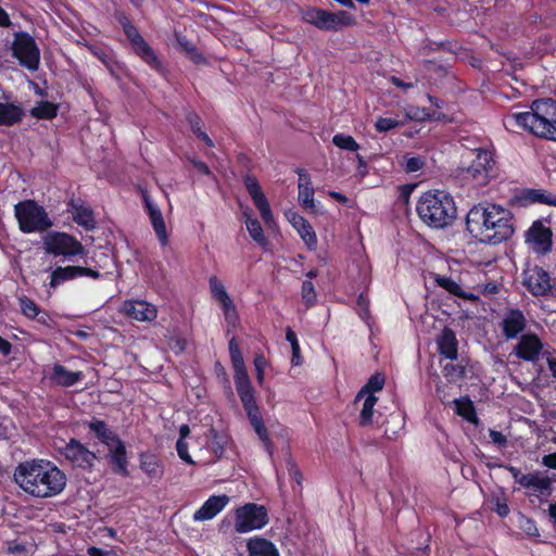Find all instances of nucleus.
<instances>
[{
	"mask_svg": "<svg viewBox=\"0 0 556 556\" xmlns=\"http://www.w3.org/2000/svg\"><path fill=\"white\" fill-rule=\"evenodd\" d=\"M268 523V513L265 506L247 503L235 509V531L248 533L260 530Z\"/></svg>",
	"mask_w": 556,
	"mask_h": 556,
	"instance_id": "nucleus-9",
	"label": "nucleus"
},
{
	"mask_svg": "<svg viewBox=\"0 0 556 556\" xmlns=\"http://www.w3.org/2000/svg\"><path fill=\"white\" fill-rule=\"evenodd\" d=\"M520 528L529 535V536H539V530L533 519L523 517V520L520 522Z\"/></svg>",
	"mask_w": 556,
	"mask_h": 556,
	"instance_id": "nucleus-57",
	"label": "nucleus"
},
{
	"mask_svg": "<svg viewBox=\"0 0 556 556\" xmlns=\"http://www.w3.org/2000/svg\"><path fill=\"white\" fill-rule=\"evenodd\" d=\"M523 285L534 296L547 295L552 289L551 277L542 267L534 265L523 273Z\"/></svg>",
	"mask_w": 556,
	"mask_h": 556,
	"instance_id": "nucleus-14",
	"label": "nucleus"
},
{
	"mask_svg": "<svg viewBox=\"0 0 556 556\" xmlns=\"http://www.w3.org/2000/svg\"><path fill=\"white\" fill-rule=\"evenodd\" d=\"M139 467L152 481H160L164 476V465L156 454L140 453Z\"/></svg>",
	"mask_w": 556,
	"mask_h": 556,
	"instance_id": "nucleus-27",
	"label": "nucleus"
},
{
	"mask_svg": "<svg viewBox=\"0 0 556 556\" xmlns=\"http://www.w3.org/2000/svg\"><path fill=\"white\" fill-rule=\"evenodd\" d=\"M186 121L189 124L191 131L199 140L203 141L208 148L214 147V141L204 131V123L197 112L188 111L186 113Z\"/></svg>",
	"mask_w": 556,
	"mask_h": 556,
	"instance_id": "nucleus-33",
	"label": "nucleus"
},
{
	"mask_svg": "<svg viewBox=\"0 0 556 556\" xmlns=\"http://www.w3.org/2000/svg\"><path fill=\"white\" fill-rule=\"evenodd\" d=\"M247 229L251 236V238L260 245L267 244V239L264 235L262 225L258 219H248L247 220Z\"/></svg>",
	"mask_w": 556,
	"mask_h": 556,
	"instance_id": "nucleus-45",
	"label": "nucleus"
},
{
	"mask_svg": "<svg viewBox=\"0 0 556 556\" xmlns=\"http://www.w3.org/2000/svg\"><path fill=\"white\" fill-rule=\"evenodd\" d=\"M438 351L443 357L456 361L458 358V340L450 327H444L437 338Z\"/></svg>",
	"mask_w": 556,
	"mask_h": 556,
	"instance_id": "nucleus-26",
	"label": "nucleus"
},
{
	"mask_svg": "<svg viewBox=\"0 0 556 556\" xmlns=\"http://www.w3.org/2000/svg\"><path fill=\"white\" fill-rule=\"evenodd\" d=\"M493 507L492 509L502 518H505L509 515V507L507 504L506 497H496L492 501Z\"/></svg>",
	"mask_w": 556,
	"mask_h": 556,
	"instance_id": "nucleus-53",
	"label": "nucleus"
},
{
	"mask_svg": "<svg viewBox=\"0 0 556 556\" xmlns=\"http://www.w3.org/2000/svg\"><path fill=\"white\" fill-rule=\"evenodd\" d=\"M386 383V377L381 372H376L370 376L364 387L358 391L355 396V403L361 401L365 395L374 394L381 391Z\"/></svg>",
	"mask_w": 556,
	"mask_h": 556,
	"instance_id": "nucleus-35",
	"label": "nucleus"
},
{
	"mask_svg": "<svg viewBox=\"0 0 556 556\" xmlns=\"http://www.w3.org/2000/svg\"><path fill=\"white\" fill-rule=\"evenodd\" d=\"M59 105L50 101H39L30 110V115L37 119H52L58 115Z\"/></svg>",
	"mask_w": 556,
	"mask_h": 556,
	"instance_id": "nucleus-39",
	"label": "nucleus"
},
{
	"mask_svg": "<svg viewBox=\"0 0 556 556\" xmlns=\"http://www.w3.org/2000/svg\"><path fill=\"white\" fill-rule=\"evenodd\" d=\"M83 377L81 371H71L61 364H54L49 379L56 386L68 388L79 382Z\"/></svg>",
	"mask_w": 556,
	"mask_h": 556,
	"instance_id": "nucleus-28",
	"label": "nucleus"
},
{
	"mask_svg": "<svg viewBox=\"0 0 556 556\" xmlns=\"http://www.w3.org/2000/svg\"><path fill=\"white\" fill-rule=\"evenodd\" d=\"M288 218L301 239L304 241L306 248L309 251H315L317 249V236L309 222L304 216L295 212H290L288 214Z\"/></svg>",
	"mask_w": 556,
	"mask_h": 556,
	"instance_id": "nucleus-24",
	"label": "nucleus"
},
{
	"mask_svg": "<svg viewBox=\"0 0 556 556\" xmlns=\"http://www.w3.org/2000/svg\"><path fill=\"white\" fill-rule=\"evenodd\" d=\"M243 184L263 220L265 223L271 222L274 218L271 208L257 178L253 175L247 174L243 177Z\"/></svg>",
	"mask_w": 556,
	"mask_h": 556,
	"instance_id": "nucleus-15",
	"label": "nucleus"
},
{
	"mask_svg": "<svg viewBox=\"0 0 556 556\" xmlns=\"http://www.w3.org/2000/svg\"><path fill=\"white\" fill-rule=\"evenodd\" d=\"M176 451L181 460L189 465H193L194 462L188 452V443L185 440H177Z\"/></svg>",
	"mask_w": 556,
	"mask_h": 556,
	"instance_id": "nucleus-55",
	"label": "nucleus"
},
{
	"mask_svg": "<svg viewBox=\"0 0 556 556\" xmlns=\"http://www.w3.org/2000/svg\"><path fill=\"white\" fill-rule=\"evenodd\" d=\"M210 440V448L217 459L222 458L225 453V447L228 442V438L225 433L219 432L214 427H211L207 432Z\"/></svg>",
	"mask_w": 556,
	"mask_h": 556,
	"instance_id": "nucleus-36",
	"label": "nucleus"
},
{
	"mask_svg": "<svg viewBox=\"0 0 556 556\" xmlns=\"http://www.w3.org/2000/svg\"><path fill=\"white\" fill-rule=\"evenodd\" d=\"M287 467L290 479L294 480L299 486H302L303 476L296 464L292 459H289Z\"/></svg>",
	"mask_w": 556,
	"mask_h": 556,
	"instance_id": "nucleus-56",
	"label": "nucleus"
},
{
	"mask_svg": "<svg viewBox=\"0 0 556 556\" xmlns=\"http://www.w3.org/2000/svg\"><path fill=\"white\" fill-rule=\"evenodd\" d=\"M356 304L358 306V316L363 320H368L370 318V311H369V299L367 295H365L364 292L359 293L356 299Z\"/></svg>",
	"mask_w": 556,
	"mask_h": 556,
	"instance_id": "nucleus-51",
	"label": "nucleus"
},
{
	"mask_svg": "<svg viewBox=\"0 0 556 556\" xmlns=\"http://www.w3.org/2000/svg\"><path fill=\"white\" fill-rule=\"evenodd\" d=\"M14 215L23 233L43 232L53 226L46 208L35 200H23L16 203Z\"/></svg>",
	"mask_w": 556,
	"mask_h": 556,
	"instance_id": "nucleus-7",
	"label": "nucleus"
},
{
	"mask_svg": "<svg viewBox=\"0 0 556 556\" xmlns=\"http://www.w3.org/2000/svg\"><path fill=\"white\" fill-rule=\"evenodd\" d=\"M400 126V122L391 117H379L375 123V128L378 132H387Z\"/></svg>",
	"mask_w": 556,
	"mask_h": 556,
	"instance_id": "nucleus-52",
	"label": "nucleus"
},
{
	"mask_svg": "<svg viewBox=\"0 0 556 556\" xmlns=\"http://www.w3.org/2000/svg\"><path fill=\"white\" fill-rule=\"evenodd\" d=\"M466 230L480 243L497 245L514 236L515 217L510 210L500 204L479 202L467 213Z\"/></svg>",
	"mask_w": 556,
	"mask_h": 556,
	"instance_id": "nucleus-1",
	"label": "nucleus"
},
{
	"mask_svg": "<svg viewBox=\"0 0 556 556\" xmlns=\"http://www.w3.org/2000/svg\"><path fill=\"white\" fill-rule=\"evenodd\" d=\"M13 480L25 493L37 498L60 494L66 486V475L48 459L21 462L14 469Z\"/></svg>",
	"mask_w": 556,
	"mask_h": 556,
	"instance_id": "nucleus-2",
	"label": "nucleus"
},
{
	"mask_svg": "<svg viewBox=\"0 0 556 556\" xmlns=\"http://www.w3.org/2000/svg\"><path fill=\"white\" fill-rule=\"evenodd\" d=\"M79 277L78 266L56 267L50 275L49 287L56 289L61 283Z\"/></svg>",
	"mask_w": 556,
	"mask_h": 556,
	"instance_id": "nucleus-34",
	"label": "nucleus"
},
{
	"mask_svg": "<svg viewBox=\"0 0 556 556\" xmlns=\"http://www.w3.org/2000/svg\"><path fill=\"white\" fill-rule=\"evenodd\" d=\"M25 113L21 105L12 102H0V126H13L20 123Z\"/></svg>",
	"mask_w": 556,
	"mask_h": 556,
	"instance_id": "nucleus-32",
	"label": "nucleus"
},
{
	"mask_svg": "<svg viewBox=\"0 0 556 556\" xmlns=\"http://www.w3.org/2000/svg\"><path fill=\"white\" fill-rule=\"evenodd\" d=\"M67 212L72 215L73 220L86 230H92L96 228L93 211L89 206L85 205L80 199H72L67 203Z\"/></svg>",
	"mask_w": 556,
	"mask_h": 556,
	"instance_id": "nucleus-25",
	"label": "nucleus"
},
{
	"mask_svg": "<svg viewBox=\"0 0 556 556\" xmlns=\"http://www.w3.org/2000/svg\"><path fill=\"white\" fill-rule=\"evenodd\" d=\"M90 431H92L96 435V438L104 445L110 447L121 438L112 431L106 422L101 419H92L87 424Z\"/></svg>",
	"mask_w": 556,
	"mask_h": 556,
	"instance_id": "nucleus-31",
	"label": "nucleus"
},
{
	"mask_svg": "<svg viewBox=\"0 0 556 556\" xmlns=\"http://www.w3.org/2000/svg\"><path fill=\"white\" fill-rule=\"evenodd\" d=\"M78 274H79V277L86 276V277L93 278V279H99L101 277L100 271L89 268V267H83V266H78Z\"/></svg>",
	"mask_w": 556,
	"mask_h": 556,
	"instance_id": "nucleus-61",
	"label": "nucleus"
},
{
	"mask_svg": "<svg viewBox=\"0 0 556 556\" xmlns=\"http://www.w3.org/2000/svg\"><path fill=\"white\" fill-rule=\"evenodd\" d=\"M498 467L506 469L515 482L525 489H534L540 493L548 492L552 488V481L548 477H540L538 473H521L518 467L501 464Z\"/></svg>",
	"mask_w": 556,
	"mask_h": 556,
	"instance_id": "nucleus-16",
	"label": "nucleus"
},
{
	"mask_svg": "<svg viewBox=\"0 0 556 556\" xmlns=\"http://www.w3.org/2000/svg\"><path fill=\"white\" fill-rule=\"evenodd\" d=\"M114 18L121 25L124 35L126 36L131 51L144 64L157 74H164L166 68L156 53V51L143 38L138 28L134 25L129 16L124 11H115Z\"/></svg>",
	"mask_w": 556,
	"mask_h": 556,
	"instance_id": "nucleus-6",
	"label": "nucleus"
},
{
	"mask_svg": "<svg viewBox=\"0 0 556 556\" xmlns=\"http://www.w3.org/2000/svg\"><path fill=\"white\" fill-rule=\"evenodd\" d=\"M220 307L223 309L226 323L231 327H236L239 321V314L236 305L233 304V301Z\"/></svg>",
	"mask_w": 556,
	"mask_h": 556,
	"instance_id": "nucleus-50",
	"label": "nucleus"
},
{
	"mask_svg": "<svg viewBox=\"0 0 556 556\" xmlns=\"http://www.w3.org/2000/svg\"><path fill=\"white\" fill-rule=\"evenodd\" d=\"M229 503V496L226 494L222 495H211L203 505L194 511L193 520L194 521H206L212 520L216 517L220 511Z\"/></svg>",
	"mask_w": 556,
	"mask_h": 556,
	"instance_id": "nucleus-23",
	"label": "nucleus"
},
{
	"mask_svg": "<svg viewBox=\"0 0 556 556\" xmlns=\"http://www.w3.org/2000/svg\"><path fill=\"white\" fill-rule=\"evenodd\" d=\"M500 326L507 340L516 339L527 328V319L519 308H508Z\"/></svg>",
	"mask_w": 556,
	"mask_h": 556,
	"instance_id": "nucleus-19",
	"label": "nucleus"
},
{
	"mask_svg": "<svg viewBox=\"0 0 556 556\" xmlns=\"http://www.w3.org/2000/svg\"><path fill=\"white\" fill-rule=\"evenodd\" d=\"M455 412L464 419L471 424H477L478 417L473 402L469 397H462L455 400Z\"/></svg>",
	"mask_w": 556,
	"mask_h": 556,
	"instance_id": "nucleus-38",
	"label": "nucleus"
},
{
	"mask_svg": "<svg viewBox=\"0 0 556 556\" xmlns=\"http://www.w3.org/2000/svg\"><path fill=\"white\" fill-rule=\"evenodd\" d=\"M422 66L427 73L435 74L438 77H445L448 74V67L434 60H425Z\"/></svg>",
	"mask_w": 556,
	"mask_h": 556,
	"instance_id": "nucleus-49",
	"label": "nucleus"
},
{
	"mask_svg": "<svg viewBox=\"0 0 556 556\" xmlns=\"http://www.w3.org/2000/svg\"><path fill=\"white\" fill-rule=\"evenodd\" d=\"M332 143L341 149V150H345V151H353V152H356L358 149H359V144L357 143V141L350 135H344V134H336L333 137H332Z\"/></svg>",
	"mask_w": 556,
	"mask_h": 556,
	"instance_id": "nucleus-44",
	"label": "nucleus"
},
{
	"mask_svg": "<svg viewBox=\"0 0 556 556\" xmlns=\"http://www.w3.org/2000/svg\"><path fill=\"white\" fill-rule=\"evenodd\" d=\"M142 199L146 212L149 216L152 228L161 243L162 247H166L168 244V233L166 230V225L164 222L163 214L159 206L152 202L147 191L142 192Z\"/></svg>",
	"mask_w": 556,
	"mask_h": 556,
	"instance_id": "nucleus-18",
	"label": "nucleus"
},
{
	"mask_svg": "<svg viewBox=\"0 0 556 556\" xmlns=\"http://www.w3.org/2000/svg\"><path fill=\"white\" fill-rule=\"evenodd\" d=\"M299 188V202L305 210L314 211L315 203H314V187H307V186H298Z\"/></svg>",
	"mask_w": 556,
	"mask_h": 556,
	"instance_id": "nucleus-47",
	"label": "nucleus"
},
{
	"mask_svg": "<svg viewBox=\"0 0 556 556\" xmlns=\"http://www.w3.org/2000/svg\"><path fill=\"white\" fill-rule=\"evenodd\" d=\"M363 406L358 417V425L361 427H367L372 424L374 408L378 402V397L375 394L365 395Z\"/></svg>",
	"mask_w": 556,
	"mask_h": 556,
	"instance_id": "nucleus-37",
	"label": "nucleus"
},
{
	"mask_svg": "<svg viewBox=\"0 0 556 556\" xmlns=\"http://www.w3.org/2000/svg\"><path fill=\"white\" fill-rule=\"evenodd\" d=\"M302 18L325 31H338L354 24V17L346 11L329 12L315 7L303 10Z\"/></svg>",
	"mask_w": 556,
	"mask_h": 556,
	"instance_id": "nucleus-8",
	"label": "nucleus"
},
{
	"mask_svg": "<svg viewBox=\"0 0 556 556\" xmlns=\"http://www.w3.org/2000/svg\"><path fill=\"white\" fill-rule=\"evenodd\" d=\"M473 153L475 159L466 169V177L471 179L475 186L482 187L489 184L495 162L492 153L486 149L479 148Z\"/></svg>",
	"mask_w": 556,
	"mask_h": 556,
	"instance_id": "nucleus-12",
	"label": "nucleus"
},
{
	"mask_svg": "<svg viewBox=\"0 0 556 556\" xmlns=\"http://www.w3.org/2000/svg\"><path fill=\"white\" fill-rule=\"evenodd\" d=\"M39 324L48 327V328H53L54 325H55V321L53 320V318L51 317L50 313L47 312V311H42L41 309V313L39 316H37L35 318Z\"/></svg>",
	"mask_w": 556,
	"mask_h": 556,
	"instance_id": "nucleus-58",
	"label": "nucleus"
},
{
	"mask_svg": "<svg viewBox=\"0 0 556 556\" xmlns=\"http://www.w3.org/2000/svg\"><path fill=\"white\" fill-rule=\"evenodd\" d=\"M416 212L424 224L434 229L451 226L457 217L454 198L442 190L424 192L417 201Z\"/></svg>",
	"mask_w": 556,
	"mask_h": 556,
	"instance_id": "nucleus-5",
	"label": "nucleus"
},
{
	"mask_svg": "<svg viewBox=\"0 0 556 556\" xmlns=\"http://www.w3.org/2000/svg\"><path fill=\"white\" fill-rule=\"evenodd\" d=\"M229 356L233 368V380L247 417L269 457L274 455V443L263 421L255 397V390L247 371L242 352L235 337L229 340Z\"/></svg>",
	"mask_w": 556,
	"mask_h": 556,
	"instance_id": "nucleus-3",
	"label": "nucleus"
},
{
	"mask_svg": "<svg viewBox=\"0 0 556 556\" xmlns=\"http://www.w3.org/2000/svg\"><path fill=\"white\" fill-rule=\"evenodd\" d=\"M425 166V161L421 156H410L406 159L404 169L406 173H416Z\"/></svg>",
	"mask_w": 556,
	"mask_h": 556,
	"instance_id": "nucleus-54",
	"label": "nucleus"
},
{
	"mask_svg": "<svg viewBox=\"0 0 556 556\" xmlns=\"http://www.w3.org/2000/svg\"><path fill=\"white\" fill-rule=\"evenodd\" d=\"M503 124L508 131L527 130L535 137L556 142V101L552 98L536 99L530 111L507 114Z\"/></svg>",
	"mask_w": 556,
	"mask_h": 556,
	"instance_id": "nucleus-4",
	"label": "nucleus"
},
{
	"mask_svg": "<svg viewBox=\"0 0 556 556\" xmlns=\"http://www.w3.org/2000/svg\"><path fill=\"white\" fill-rule=\"evenodd\" d=\"M543 350V343L538 334H521L518 343L514 348L515 355L525 362H536Z\"/></svg>",
	"mask_w": 556,
	"mask_h": 556,
	"instance_id": "nucleus-17",
	"label": "nucleus"
},
{
	"mask_svg": "<svg viewBox=\"0 0 556 556\" xmlns=\"http://www.w3.org/2000/svg\"><path fill=\"white\" fill-rule=\"evenodd\" d=\"M247 549L249 556H280L276 545L261 536H254L248 540Z\"/></svg>",
	"mask_w": 556,
	"mask_h": 556,
	"instance_id": "nucleus-29",
	"label": "nucleus"
},
{
	"mask_svg": "<svg viewBox=\"0 0 556 556\" xmlns=\"http://www.w3.org/2000/svg\"><path fill=\"white\" fill-rule=\"evenodd\" d=\"M434 281L439 287L446 290L450 294H453L465 300L469 299V295L462 289L460 285L457 283L453 278L435 275Z\"/></svg>",
	"mask_w": 556,
	"mask_h": 556,
	"instance_id": "nucleus-41",
	"label": "nucleus"
},
{
	"mask_svg": "<svg viewBox=\"0 0 556 556\" xmlns=\"http://www.w3.org/2000/svg\"><path fill=\"white\" fill-rule=\"evenodd\" d=\"M286 340L291 345L292 356L291 364L292 366H301L303 364V357L301 355V348L296 337V333L293 331L291 327L286 328Z\"/></svg>",
	"mask_w": 556,
	"mask_h": 556,
	"instance_id": "nucleus-42",
	"label": "nucleus"
},
{
	"mask_svg": "<svg viewBox=\"0 0 556 556\" xmlns=\"http://www.w3.org/2000/svg\"><path fill=\"white\" fill-rule=\"evenodd\" d=\"M12 55L18 63L29 70L37 71L40 64V50L35 39L26 31H17L12 43Z\"/></svg>",
	"mask_w": 556,
	"mask_h": 556,
	"instance_id": "nucleus-11",
	"label": "nucleus"
},
{
	"mask_svg": "<svg viewBox=\"0 0 556 556\" xmlns=\"http://www.w3.org/2000/svg\"><path fill=\"white\" fill-rule=\"evenodd\" d=\"M301 295L302 300L305 303L306 307H312L317 302V294L315 291L314 283L309 280H304L301 287Z\"/></svg>",
	"mask_w": 556,
	"mask_h": 556,
	"instance_id": "nucleus-48",
	"label": "nucleus"
},
{
	"mask_svg": "<svg viewBox=\"0 0 556 556\" xmlns=\"http://www.w3.org/2000/svg\"><path fill=\"white\" fill-rule=\"evenodd\" d=\"M296 174L299 176V185L298 186L313 187L311 175L304 168H298Z\"/></svg>",
	"mask_w": 556,
	"mask_h": 556,
	"instance_id": "nucleus-60",
	"label": "nucleus"
},
{
	"mask_svg": "<svg viewBox=\"0 0 556 556\" xmlns=\"http://www.w3.org/2000/svg\"><path fill=\"white\" fill-rule=\"evenodd\" d=\"M122 312L138 321H152L157 317V309L155 305L144 300L124 301Z\"/></svg>",
	"mask_w": 556,
	"mask_h": 556,
	"instance_id": "nucleus-20",
	"label": "nucleus"
},
{
	"mask_svg": "<svg viewBox=\"0 0 556 556\" xmlns=\"http://www.w3.org/2000/svg\"><path fill=\"white\" fill-rule=\"evenodd\" d=\"M45 249L49 254L67 258L81 255L85 251L80 241L65 232H54L48 236L45 240Z\"/></svg>",
	"mask_w": 556,
	"mask_h": 556,
	"instance_id": "nucleus-13",
	"label": "nucleus"
},
{
	"mask_svg": "<svg viewBox=\"0 0 556 556\" xmlns=\"http://www.w3.org/2000/svg\"><path fill=\"white\" fill-rule=\"evenodd\" d=\"M190 162L194 166V168H197L198 172L201 173L202 175H204V176L212 175V170L210 169L208 165L205 162H203L201 160H197V159H191Z\"/></svg>",
	"mask_w": 556,
	"mask_h": 556,
	"instance_id": "nucleus-59",
	"label": "nucleus"
},
{
	"mask_svg": "<svg viewBox=\"0 0 556 556\" xmlns=\"http://www.w3.org/2000/svg\"><path fill=\"white\" fill-rule=\"evenodd\" d=\"M108 463L115 475L128 478L130 472L128 470L127 450L124 441L117 440L109 447L106 455Z\"/></svg>",
	"mask_w": 556,
	"mask_h": 556,
	"instance_id": "nucleus-22",
	"label": "nucleus"
},
{
	"mask_svg": "<svg viewBox=\"0 0 556 556\" xmlns=\"http://www.w3.org/2000/svg\"><path fill=\"white\" fill-rule=\"evenodd\" d=\"M490 438L497 445H505L507 442L506 437L497 430H490Z\"/></svg>",
	"mask_w": 556,
	"mask_h": 556,
	"instance_id": "nucleus-63",
	"label": "nucleus"
},
{
	"mask_svg": "<svg viewBox=\"0 0 556 556\" xmlns=\"http://www.w3.org/2000/svg\"><path fill=\"white\" fill-rule=\"evenodd\" d=\"M356 161H357V173L359 176L365 177L368 173L367 170V162L364 159L363 155L356 154Z\"/></svg>",
	"mask_w": 556,
	"mask_h": 556,
	"instance_id": "nucleus-62",
	"label": "nucleus"
},
{
	"mask_svg": "<svg viewBox=\"0 0 556 556\" xmlns=\"http://www.w3.org/2000/svg\"><path fill=\"white\" fill-rule=\"evenodd\" d=\"M59 453L72 468L86 472H92L98 460L97 454L76 438H71L65 442L64 446L59 448Z\"/></svg>",
	"mask_w": 556,
	"mask_h": 556,
	"instance_id": "nucleus-10",
	"label": "nucleus"
},
{
	"mask_svg": "<svg viewBox=\"0 0 556 556\" xmlns=\"http://www.w3.org/2000/svg\"><path fill=\"white\" fill-rule=\"evenodd\" d=\"M442 372L448 381H457L466 376V366L448 363L443 366Z\"/></svg>",
	"mask_w": 556,
	"mask_h": 556,
	"instance_id": "nucleus-46",
	"label": "nucleus"
},
{
	"mask_svg": "<svg viewBox=\"0 0 556 556\" xmlns=\"http://www.w3.org/2000/svg\"><path fill=\"white\" fill-rule=\"evenodd\" d=\"M208 286L212 298L215 301H217L220 304V306L228 304L232 301L229 294L227 293L225 286L216 276L210 277Z\"/></svg>",
	"mask_w": 556,
	"mask_h": 556,
	"instance_id": "nucleus-40",
	"label": "nucleus"
},
{
	"mask_svg": "<svg viewBox=\"0 0 556 556\" xmlns=\"http://www.w3.org/2000/svg\"><path fill=\"white\" fill-rule=\"evenodd\" d=\"M542 464L547 468L556 470V452L544 455Z\"/></svg>",
	"mask_w": 556,
	"mask_h": 556,
	"instance_id": "nucleus-64",
	"label": "nucleus"
},
{
	"mask_svg": "<svg viewBox=\"0 0 556 556\" xmlns=\"http://www.w3.org/2000/svg\"><path fill=\"white\" fill-rule=\"evenodd\" d=\"M18 305L21 313L28 319L34 320L41 313L40 306L26 295L18 298Z\"/></svg>",
	"mask_w": 556,
	"mask_h": 556,
	"instance_id": "nucleus-43",
	"label": "nucleus"
},
{
	"mask_svg": "<svg viewBox=\"0 0 556 556\" xmlns=\"http://www.w3.org/2000/svg\"><path fill=\"white\" fill-rule=\"evenodd\" d=\"M552 237L551 228L544 226L541 220H535L527 231V241L533 243L534 250L541 253L552 250Z\"/></svg>",
	"mask_w": 556,
	"mask_h": 556,
	"instance_id": "nucleus-21",
	"label": "nucleus"
},
{
	"mask_svg": "<svg viewBox=\"0 0 556 556\" xmlns=\"http://www.w3.org/2000/svg\"><path fill=\"white\" fill-rule=\"evenodd\" d=\"M176 42L180 52L185 53V55L191 60L194 64H205L206 58L204 54L197 48V46L187 38V36L181 33H175Z\"/></svg>",
	"mask_w": 556,
	"mask_h": 556,
	"instance_id": "nucleus-30",
	"label": "nucleus"
}]
</instances>
